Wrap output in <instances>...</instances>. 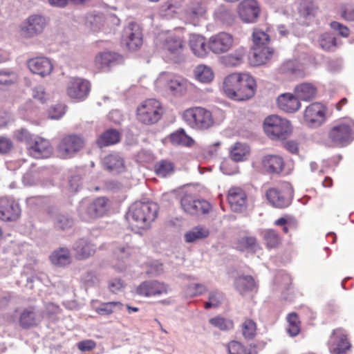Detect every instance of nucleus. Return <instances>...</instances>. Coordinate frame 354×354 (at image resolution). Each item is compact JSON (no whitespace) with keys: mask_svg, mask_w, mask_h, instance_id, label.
I'll return each mask as SVG.
<instances>
[{"mask_svg":"<svg viewBox=\"0 0 354 354\" xmlns=\"http://www.w3.org/2000/svg\"><path fill=\"white\" fill-rule=\"evenodd\" d=\"M255 90V80L248 73H231L223 80V91L232 100H248L254 95Z\"/></svg>","mask_w":354,"mask_h":354,"instance_id":"obj_1","label":"nucleus"},{"mask_svg":"<svg viewBox=\"0 0 354 354\" xmlns=\"http://www.w3.org/2000/svg\"><path fill=\"white\" fill-rule=\"evenodd\" d=\"M157 213L156 203L136 202L130 206L126 216L130 224L145 228L154 221Z\"/></svg>","mask_w":354,"mask_h":354,"instance_id":"obj_2","label":"nucleus"},{"mask_svg":"<svg viewBox=\"0 0 354 354\" xmlns=\"http://www.w3.org/2000/svg\"><path fill=\"white\" fill-rule=\"evenodd\" d=\"M110 206L109 200L104 196L97 197L93 201L84 199L80 203L78 214L83 221L91 222L105 215Z\"/></svg>","mask_w":354,"mask_h":354,"instance_id":"obj_3","label":"nucleus"},{"mask_svg":"<svg viewBox=\"0 0 354 354\" xmlns=\"http://www.w3.org/2000/svg\"><path fill=\"white\" fill-rule=\"evenodd\" d=\"M183 118L188 126L196 130H206L216 124L212 112L201 106L186 109Z\"/></svg>","mask_w":354,"mask_h":354,"instance_id":"obj_4","label":"nucleus"},{"mask_svg":"<svg viewBox=\"0 0 354 354\" xmlns=\"http://www.w3.org/2000/svg\"><path fill=\"white\" fill-rule=\"evenodd\" d=\"M328 138L339 147L351 143L354 140V121L345 118L334 122L328 132Z\"/></svg>","mask_w":354,"mask_h":354,"instance_id":"obj_5","label":"nucleus"},{"mask_svg":"<svg viewBox=\"0 0 354 354\" xmlns=\"http://www.w3.org/2000/svg\"><path fill=\"white\" fill-rule=\"evenodd\" d=\"M263 129L266 135L272 140L286 139L292 132L290 122L276 115L265 119Z\"/></svg>","mask_w":354,"mask_h":354,"instance_id":"obj_6","label":"nucleus"},{"mask_svg":"<svg viewBox=\"0 0 354 354\" xmlns=\"http://www.w3.org/2000/svg\"><path fill=\"white\" fill-rule=\"evenodd\" d=\"M163 113L161 104L154 99H149L144 101L137 108L138 120L147 125L158 122Z\"/></svg>","mask_w":354,"mask_h":354,"instance_id":"obj_7","label":"nucleus"},{"mask_svg":"<svg viewBox=\"0 0 354 354\" xmlns=\"http://www.w3.org/2000/svg\"><path fill=\"white\" fill-rule=\"evenodd\" d=\"M85 145L84 139L77 134L66 135L57 146V155L62 159L74 157Z\"/></svg>","mask_w":354,"mask_h":354,"instance_id":"obj_8","label":"nucleus"},{"mask_svg":"<svg viewBox=\"0 0 354 354\" xmlns=\"http://www.w3.org/2000/svg\"><path fill=\"white\" fill-rule=\"evenodd\" d=\"M158 88H167L174 95H183L192 84L185 78L168 73H162L156 81Z\"/></svg>","mask_w":354,"mask_h":354,"instance_id":"obj_9","label":"nucleus"},{"mask_svg":"<svg viewBox=\"0 0 354 354\" xmlns=\"http://www.w3.org/2000/svg\"><path fill=\"white\" fill-rule=\"evenodd\" d=\"M156 45L161 46L162 50L173 59L183 55L185 48L182 38L171 32L160 35L156 39Z\"/></svg>","mask_w":354,"mask_h":354,"instance_id":"obj_10","label":"nucleus"},{"mask_svg":"<svg viewBox=\"0 0 354 354\" xmlns=\"http://www.w3.org/2000/svg\"><path fill=\"white\" fill-rule=\"evenodd\" d=\"M21 215L20 205L13 196H0V221L5 223L16 222Z\"/></svg>","mask_w":354,"mask_h":354,"instance_id":"obj_11","label":"nucleus"},{"mask_svg":"<svg viewBox=\"0 0 354 354\" xmlns=\"http://www.w3.org/2000/svg\"><path fill=\"white\" fill-rule=\"evenodd\" d=\"M327 108L320 102H313L304 111V123L308 127L317 128L326 120Z\"/></svg>","mask_w":354,"mask_h":354,"instance_id":"obj_12","label":"nucleus"},{"mask_svg":"<svg viewBox=\"0 0 354 354\" xmlns=\"http://www.w3.org/2000/svg\"><path fill=\"white\" fill-rule=\"evenodd\" d=\"M234 37L226 32L212 35L208 39L209 48L215 55L228 52L234 46Z\"/></svg>","mask_w":354,"mask_h":354,"instance_id":"obj_13","label":"nucleus"},{"mask_svg":"<svg viewBox=\"0 0 354 354\" xmlns=\"http://www.w3.org/2000/svg\"><path fill=\"white\" fill-rule=\"evenodd\" d=\"M214 0H193L185 10L184 18L187 23L198 25L200 20L205 18L207 6Z\"/></svg>","mask_w":354,"mask_h":354,"instance_id":"obj_14","label":"nucleus"},{"mask_svg":"<svg viewBox=\"0 0 354 354\" xmlns=\"http://www.w3.org/2000/svg\"><path fill=\"white\" fill-rule=\"evenodd\" d=\"M122 43L129 50H137L142 44V33L140 26L130 22L124 29Z\"/></svg>","mask_w":354,"mask_h":354,"instance_id":"obj_15","label":"nucleus"},{"mask_svg":"<svg viewBox=\"0 0 354 354\" xmlns=\"http://www.w3.org/2000/svg\"><path fill=\"white\" fill-rule=\"evenodd\" d=\"M183 210L192 215L207 213L211 209L210 204L205 200L196 199L191 194H185L180 200Z\"/></svg>","mask_w":354,"mask_h":354,"instance_id":"obj_16","label":"nucleus"},{"mask_svg":"<svg viewBox=\"0 0 354 354\" xmlns=\"http://www.w3.org/2000/svg\"><path fill=\"white\" fill-rule=\"evenodd\" d=\"M91 85L89 82L82 78L73 77L67 85V95L77 101L84 100L89 94Z\"/></svg>","mask_w":354,"mask_h":354,"instance_id":"obj_17","label":"nucleus"},{"mask_svg":"<svg viewBox=\"0 0 354 354\" xmlns=\"http://www.w3.org/2000/svg\"><path fill=\"white\" fill-rule=\"evenodd\" d=\"M327 344L331 354H344L351 346L347 335L342 328L333 330Z\"/></svg>","mask_w":354,"mask_h":354,"instance_id":"obj_18","label":"nucleus"},{"mask_svg":"<svg viewBox=\"0 0 354 354\" xmlns=\"http://www.w3.org/2000/svg\"><path fill=\"white\" fill-rule=\"evenodd\" d=\"M227 201L233 212H241L246 209L248 197L245 192L240 187H232L227 196Z\"/></svg>","mask_w":354,"mask_h":354,"instance_id":"obj_19","label":"nucleus"},{"mask_svg":"<svg viewBox=\"0 0 354 354\" xmlns=\"http://www.w3.org/2000/svg\"><path fill=\"white\" fill-rule=\"evenodd\" d=\"M136 292L139 295L147 297L159 296L167 294L169 286L165 283L156 280L145 281L140 284Z\"/></svg>","mask_w":354,"mask_h":354,"instance_id":"obj_20","label":"nucleus"},{"mask_svg":"<svg viewBox=\"0 0 354 354\" xmlns=\"http://www.w3.org/2000/svg\"><path fill=\"white\" fill-rule=\"evenodd\" d=\"M239 15L245 23L254 22L259 14V7L255 0H244L239 6Z\"/></svg>","mask_w":354,"mask_h":354,"instance_id":"obj_21","label":"nucleus"},{"mask_svg":"<svg viewBox=\"0 0 354 354\" xmlns=\"http://www.w3.org/2000/svg\"><path fill=\"white\" fill-rule=\"evenodd\" d=\"M189 46L193 54L199 58H205L209 54L208 41L198 34H192L189 38Z\"/></svg>","mask_w":354,"mask_h":354,"instance_id":"obj_22","label":"nucleus"},{"mask_svg":"<svg viewBox=\"0 0 354 354\" xmlns=\"http://www.w3.org/2000/svg\"><path fill=\"white\" fill-rule=\"evenodd\" d=\"M274 53V49L268 46L251 47L250 62L253 66L265 64L271 59Z\"/></svg>","mask_w":354,"mask_h":354,"instance_id":"obj_23","label":"nucleus"},{"mask_svg":"<svg viewBox=\"0 0 354 354\" xmlns=\"http://www.w3.org/2000/svg\"><path fill=\"white\" fill-rule=\"evenodd\" d=\"M44 27V19L41 15H33L29 17L21 28L24 37H32L42 32Z\"/></svg>","mask_w":354,"mask_h":354,"instance_id":"obj_24","label":"nucleus"},{"mask_svg":"<svg viewBox=\"0 0 354 354\" xmlns=\"http://www.w3.org/2000/svg\"><path fill=\"white\" fill-rule=\"evenodd\" d=\"M122 57L115 53L104 51L99 53L95 57V66L101 71H106L109 68L120 63L122 61Z\"/></svg>","mask_w":354,"mask_h":354,"instance_id":"obj_25","label":"nucleus"},{"mask_svg":"<svg viewBox=\"0 0 354 354\" xmlns=\"http://www.w3.org/2000/svg\"><path fill=\"white\" fill-rule=\"evenodd\" d=\"M279 108L286 113H295L301 108L297 96L290 93L280 95L277 100Z\"/></svg>","mask_w":354,"mask_h":354,"instance_id":"obj_26","label":"nucleus"},{"mask_svg":"<svg viewBox=\"0 0 354 354\" xmlns=\"http://www.w3.org/2000/svg\"><path fill=\"white\" fill-rule=\"evenodd\" d=\"M266 196L269 203L274 207L283 208L290 204V196L277 188H270L266 192Z\"/></svg>","mask_w":354,"mask_h":354,"instance_id":"obj_27","label":"nucleus"},{"mask_svg":"<svg viewBox=\"0 0 354 354\" xmlns=\"http://www.w3.org/2000/svg\"><path fill=\"white\" fill-rule=\"evenodd\" d=\"M263 168L270 174H280L284 167L283 158L277 155H266L261 160Z\"/></svg>","mask_w":354,"mask_h":354,"instance_id":"obj_28","label":"nucleus"},{"mask_svg":"<svg viewBox=\"0 0 354 354\" xmlns=\"http://www.w3.org/2000/svg\"><path fill=\"white\" fill-rule=\"evenodd\" d=\"M235 248L239 251L251 254H254L261 249L256 237L252 236H243L239 238Z\"/></svg>","mask_w":354,"mask_h":354,"instance_id":"obj_29","label":"nucleus"},{"mask_svg":"<svg viewBox=\"0 0 354 354\" xmlns=\"http://www.w3.org/2000/svg\"><path fill=\"white\" fill-rule=\"evenodd\" d=\"M295 93L299 100L310 101L313 100L317 93V89L311 83H302L295 86Z\"/></svg>","mask_w":354,"mask_h":354,"instance_id":"obj_30","label":"nucleus"},{"mask_svg":"<svg viewBox=\"0 0 354 354\" xmlns=\"http://www.w3.org/2000/svg\"><path fill=\"white\" fill-rule=\"evenodd\" d=\"M250 149L248 145L237 142L230 149V157L234 162H243L249 156Z\"/></svg>","mask_w":354,"mask_h":354,"instance_id":"obj_31","label":"nucleus"},{"mask_svg":"<svg viewBox=\"0 0 354 354\" xmlns=\"http://www.w3.org/2000/svg\"><path fill=\"white\" fill-rule=\"evenodd\" d=\"M209 235V230L203 225H197L189 231L185 235V241L187 243H194L204 239Z\"/></svg>","mask_w":354,"mask_h":354,"instance_id":"obj_32","label":"nucleus"},{"mask_svg":"<svg viewBox=\"0 0 354 354\" xmlns=\"http://www.w3.org/2000/svg\"><path fill=\"white\" fill-rule=\"evenodd\" d=\"M75 256L78 259H84L95 252V247L86 240L80 239L74 245Z\"/></svg>","mask_w":354,"mask_h":354,"instance_id":"obj_33","label":"nucleus"},{"mask_svg":"<svg viewBox=\"0 0 354 354\" xmlns=\"http://www.w3.org/2000/svg\"><path fill=\"white\" fill-rule=\"evenodd\" d=\"M245 50L243 48L236 49L234 52L222 57L221 62L226 66H237L243 63Z\"/></svg>","mask_w":354,"mask_h":354,"instance_id":"obj_34","label":"nucleus"},{"mask_svg":"<svg viewBox=\"0 0 354 354\" xmlns=\"http://www.w3.org/2000/svg\"><path fill=\"white\" fill-rule=\"evenodd\" d=\"M236 289L243 295L247 292L252 291L256 288L254 279L250 276H240L235 279Z\"/></svg>","mask_w":354,"mask_h":354,"instance_id":"obj_35","label":"nucleus"},{"mask_svg":"<svg viewBox=\"0 0 354 354\" xmlns=\"http://www.w3.org/2000/svg\"><path fill=\"white\" fill-rule=\"evenodd\" d=\"M169 140L174 145L192 147L194 144V140L182 129L170 134Z\"/></svg>","mask_w":354,"mask_h":354,"instance_id":"obj_36","label":"nucleus"},{"mask_svg":"<svg viewBox=\"0 0 354 354\" xmlns=\"http://www.w3.org/2000/svg\"><path fill=\"white\" fill-rule=\"evenodd\" d=\"M120 133L114 129H109L103 133L97 140V144L100 147H106L116 144L120 141Z\"/></svg>","mask_w":354,"mask_h":354,"instance_id":"obj_37","label":"nucleus"},{"mask_svg":"<svg viewBox=\"0 0 354 354\" xmlns=\"http://www.w3.org/2000/svg\"><path fill=\"white\" fill-rule=\"evenodd\" d=\"M71 259L69 251L66 248H60L55 250L50 257V260L53 264L60 266L69 264Z\"/></svg>","mask_w":354,"mask_h":354,"instance_id":"obj_38","label":"nucleus"},{"mask_svg":"<svg viewBox=\"0 0 354 354\" xmlns=\"http://www.w3.org/2000/svg\"><path fill=\"white\" fill-rule=\"evenodd\" d=\"M269 30H263L261 28H254L252 33V47H262L268 46L270 39L268 34Z\"/></svg>","mask_w":354,"mask_h":354,"instance_id":"obj_39","label":"nucleus"},{"mask_svg":"<svg viewBox=\"0 0 354 354\" xmlns=\"http://www.w3.org/2000/svg\"><path fill=\"white\" fill-rule=\"evenodd\" d=\"M103 164L109 170L120 171L124 167V160L118 154H109L104 158Z\"/></svg>","mask_w":354,"mask_h":354,"instance_id":"obj_40","label":"nucleus"},{"mask_svg":"<svg viewBox=\"0 0 354 354\" xmlns=\"http://www.w3.org/2000/svg\"><path fill=\"white\" fill-rule=\"evenodd\" d=\"M196 78L203 83H209L214 79V73L209 66L198 65L194 70Z\"/></svg>","mask_w":354,"mask_h":354,"instance_id":"obj_41","label":"nucleus"},{"mask_svg":"<svg viewBox=\"0 0 354 354\" xmlns=\"http://www.w3.org/2000/svg\"><path fill=\"white\" fill-rule=\"evenodd\" d=\"M123 306V304L120 301L105 302L95 308V310L100 315H109L115 311L122 310Z\"/></svg>","mask_w":354,"mask_h":354,"instance_id":"obj_42","label":"nucleus"},{"mask_svg":"<svg viewBox=\"0 0 354 354\" xmlns=\"http://www.w3.org/2000/svg\"><path fill=\"white\" fill-rule=\"evenodd\" d=\"M38 318L35 313L32 310L25 309L19 317V323L21 327L28 328L37 324Z\"/></svg>","mask_w":354,"mask_h":354,"instance_id":"obj_43","label":"nucleus"},{"mask_svg":"<svg viewBox=\"0 0 354 354\" xmlns=\"http://www.w3.org/2000/svg\"><path fill=\"white\" fill-rule=\"evenodd\" d=\"M241 332L245 339L251 340L257 334V324L251 319H246L241 324Z\"/></svg>","mask_w":354,"mask_h":354,"instance_id":"obj_44","label":"nucleus"},{"mask_svg":"<svg viewBox=\"0 0 354 354\" xmlns=\"http://www.w3.org/2000/svg\"><path fill=\"white\" fill-rule=\"evenodd\" d=\"M319 44L323 50L328 51L334 50L337 46L334 35L328 32L324 33L320 36Z\"/></svg>","mask_w":354,"mask_h":354,"instance_id":"obj_45","label":"nucleus"},{"mask_svg":"<svg viewBox=\"0 0 354 354\" xmlns=\"http://www.w3.org/2000/svg\"><path fill=\"white\" fill-rule=\"evenodd\" d=\"M28 66L30 71L34 73L44 76V59L43 57H35L28 60Z\"/></svg>","mask_w":354,"mask_h":354,"instance_id":"obj_46","label":"nucleus"},{"mask_svg":"<svg viewBox=\"0 0 354 354\" xmlns=\"http://www.w3.org/2000/svg\"><path fill=\"white\" fill-rule=\"evenodd\" d=\"M288 320V333L291 336H296L300 332V322L296 313H290L287 317Z\"/></svg>","mask_w":354,"mask_h":354,"instance_id":"obj_47","label":"nucleus"},{"mask_svg":"<svg viewBox=\"0 0 354 354\" xmlns=\"http://www.w3.org/2000/svg\"><path fill=\"white\" fill-rule=\"evenodd\" d=\"M156 173L162 177L170 175L174 171V165L171 162L161 160L155 165Z\"/></svg>","mask_w":354,"mask_h":354,"instance_id":"obj_48","label":"nucleus"},{"mask_svg":"<svg viewBox=\"0 0 354 354\" xmlns=\"http://www.w3.org/2000/svg\"><path fill=\"white\" fill-rule=\"evenodd\" d=\"M263 239L266 245L269 248H274L280 243V238L278 234L273 230L269 229L263 232Z\"/></svg>","mask_w":354,"mask_h":354,"instance_id":"obj_49","label":"nucleus"},{"mask_svg":"<svg viewBox=\"0 0 354 354\" xmlns=\"http://www.w3.org/2000/svg\"><path fill=\"white\" fill-rule=\"evenodd\" d=\"M223 301V295L222 292L214 290L209 292V299L205 303V308L209 309L211 308H216L221 305Z\"/></svg>","mask_w":354,"mask_h":354,"instance_id":"obj_50","label":"nucleus"},{"mask_svg":"<svg viewBox=\"0 0 354 354\" xmlns=\"http://www.w3.org/2000/svg\"><path fill=\"white\" fill-rule=\"evenodd\" d=\"M209 323L214 327L223 330H230L234 327V323L232 320L219 316L210 319Z\"/></svg>","mask_w":354,"mask_h":354,"instance_id":"obj_51","label":"nucleus"},{"mask_svg":"<svg viewBox=\"0 0 354 354\" xmlns=\"http://www.w3.org/2000/svg\"><path fill=\"white\" fill-rule=\"evenodd\" d=\"M236 162H234L232 159L224 160L221 164L220 169L226 175L236 174L239 172V167Z\"/></svg>","mask_w":354,"mask_h":354,"instance_id":"obj_52","label":"nucleus"},{"mask_svg":"<svg viewBox=\"0 0 354 354\" xmlns=\"http://www.w3.org/2000/svg\"><path fill=\"white\" fill-rule=\"evenodd\" d=\"M206 286L202 283H192L186 288L185 294L188 297H194L199 296L207 291Z\"/></svg>","mask_w":354,"mask_h":354,"instance_id":"obj_53","label":"nucleus"},{"mask_svg":"<svg viewBox=\"0 0 354 354\" xmlns=\"http://www.w3.org/2000/svg\"><path fill=\"white\" fill-rule=\"evenodd\" d=\"M66 106L62 104H57L51 106L48 111V117L50 119L58 120L65 113Z\"/></svg>","mask_w":354,"mask_h":354,"instance_id":"obj_54","label":"nucleus"},{"mask_svg":"<svg viewBox=\"0 0 354 354\" xmlns=\"http://www.w3.org/2000/svg\"><path fill=\"white\" fill-rule=\"evenodd\" d=\"M44 150L43 139H40L39 141L36 140L32 145L28 147L29 153L35 158H42Z\"/></svg>","mask_w":354,"mask_h":354,"instance_id":"obj_55","label":"nucleus"},{"mask_svg":"<svg viewBox=\"0 0 354 354\" xmlns=\"http://www.w3.org/2000/svg\"><path fill=\"white\" fill-rule=\"evenodd\" d=\"M281 70L283 73H295L301 70V66L296 60H289L283 64Z\"/></svg>","mask_w":354,"mask_h":354,"instance_id":"obj_56","label":"nucleus"},{"mask_svg":"<svg viewBox=\"0 0 354 354\" xmlns=\"http://www.w3.org/2000/svg\"><path fill=\"white\" fill-rule=\"evenodd\" d=\"M13 148L12 141L5 136H0V154L9 153Z\"/></svg>","mask_w":354,"mask_h":354,"instance_id":"obj_57","label":"nucleus"},{"mask_svg":"<svg viewBox=\"0 0 354 354\" xmlns=\"http://www.w3.org/2000/svg\"><path fill=\"white\" fill-rule=\"evenodd\" d=\"M26 205L31 209H35L42 205L44 198L41 196H30L26 198Z\"/></svg>","mask_w":354,"mask_h":354,"instance_id":"obj_58","label":"nucleus"},{"mask_svg":"<svg viewBox=\"0 0 354 354\" xmlns=\"http://www.w3.org/2000/svg\"><path fill=\"white\" fill-rule=\"evenodd\" d=\"M12 73L7 71H0V86L13 84Z\"/></svg>","mask_w":354,"mask_h":354,"instance_id":"obj_59","label":"nucleus"},{"mask_svg":"<svg viewBox=\"0 0 354 354\" xmlns=\"http://www.w3.org/2000/svg\"><path fill=\"white\" fill-rule=\"evenodd\" d=\"M96 346V343L92 339H86L81 342H79L77 344V347L81 351H89L95 348Z\"/></svg>","mask_w":354,"mask_h":354,"instance_id":"obj_60","label":"nucleus"},{"mask_svg":"<svg viewBox=\"0 0 354 354\" xmlns=\"http://www.w3.org/2000/svg\"><path fill=\"white\" fill-rule=\"evenodd\" d=\"M221 146L220 142H216L215 143L207 146L204 149V156L205 157H213L218 154V149Z\"/></svg>","mask_w":354,"mask_h":354,"instance_id":"obj_61","label":"nucleus"},{"mask_svg":"<svg viewBox=\"0 0 354 354\" xmlns=\"http://www.w3.org/2000/svg\"><path fill=\"white\" fill-rule=\"evenodd\" d=\"M132 248L129 245L120 247L115 250L114 255L122 259L127 258L131 254Z\"/></svg>","mask_w":354,"mask_h":354,"instance_id":"obj_62","label":"nucleus"},{"mask_svg":"<svg viewBox=\"0 0 354 354\" xmlns=\"http://www.w3.org/2000/svg\"><path fill=\"white\" fill-rule=\"evenodd\" d=\"M330 27L333 30H337L339 34L344 37H346L349 35L350 32L348 28L337 21L332 22L330 24Z\"/></svg>","mask_w":354,"mask_h":354,"instance_id":"obj_63","label":"nucleus"},{"mask_svg":"<svg viewBox=\"0 0 354 354\" xmlns=\"http://www.w3.org/2000/svg\"><path fill=\"white\" fill-rule=\"evenodd\" d=\"M81 185V177L80 175H73L69 180L70 189L72 192H76Z\"/></svg>","mask_w":354,"mask_h":354,"instance_id":"obj_64","label":"nucleus"}]
</instances>
